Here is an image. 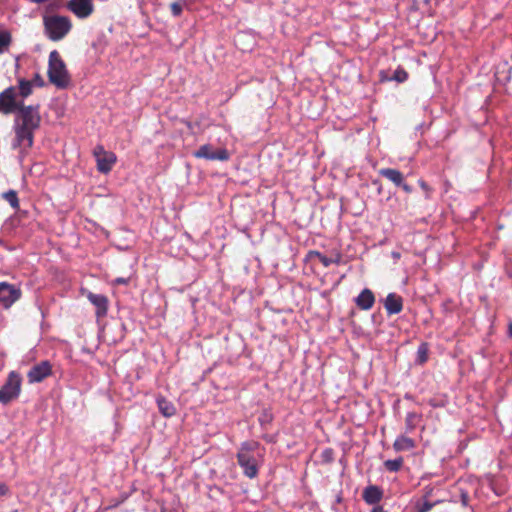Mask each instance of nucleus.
Returning <instances> with one entry per match:
<instances>
[{
  "label": "nucleus",
  "instance_id": "nucleus-25",
  "mask_svg": "<svg viewBox=\"0 0 512 512\" xmlns=\"http://www.w3.org/2000/svg\"><path fill=\"white\" fill-rule=\"evenodd\" d=\"M314 255L318 258V260L322 263L324 267H329L331 264L338 263L340 260L339 256H337L336 258H331L320 252H314Z\"/></svg>",
  "mask_w": 512,
  "mask_h": 512
},
{
  "label": "nucleus",
  "instance_id": "nucleus-15",
  "mask_svg": "<svg viewBox=\"0 0 512 512\" xmlns=\"http://www.w3.org/2000/svg\"><path fill=\"white\" fill-rule=\"evenodd\" d=\"M355 303L361 310L371 309L375 303L373 292L368 288L363 289L361 293L355 298Z\"/></svg>",
  "mask_w": 512,
  "mask_h": 512
},
{
  "label": "nucleus",
  "instance_id": "nucleus-7",
  "mask_svg": "<svg viewBox=\"0 0 512 512\" xmlns=\"http://www.w3.org/2000/svg\"><path fill=\"white\" fill-rule=\"evenodd\" d=\"M96 159L97 169L100 173H109L117 161L115 153L105 150L102 145H97L93 150Z\"/></svg>",
  "mask_w": 512,
  "mask_h": 512
},
{
  "label": "nucleus",
  "instance_id": "nucleus-38",
  "mask_svg": "<svg viewBox=\"0 0 512 512\" xmlns=\"http://www.w3.org/2000/svg\"><path fill=\"white\" fill-rule=\"evenodd\" d=\"M509 335L512 337V323L509 324Z\"/></svg>",
  "mask_w": 512,
  "mask_h": 512
},
{
  "label": "nucleus",
  "instance_id": "nucleus-21",
  "mask_svg": "<svg viewBox=\"0 0 512 512\" xmlns=\"http://www.w3.org/2000/svg\"><path fill=\"white\" fill-rule=\"evenodd\" d=\"M429 355V344L427 342H422L417 349L416 354V363L423 365L427 362Z\"/></svg>",
  "mask_w": 512,
  "mask_h": 512
},
{
  "label": "nucleus",
  "instance_id": "nucleus-27",
  "mask_svg": "<svg viewBox=\"0 0 512 512\" xmlns=\"http://www.w3.org/2000/svg\"><path fill=\"white\" fill-rule=\"evenodd\" d=\"M407 78H408V73L402 68L396 69L394 72V75L392 77L393 80H395L399 83L406 81Z\"/></svg>",
  "mask_w": 512,
  "mask_h": 512
},
{
  "label": "nucleus",
  "instance_id": "nucleus-29",
  "mask_svg": "<svg viewBox=\"0 0 512 512\" xmlns=\"http://www.w3.org/2000/svg\"><path fill=\"white\" fill-rule=\"evenodd\" d=\"M434 505V503L424 501L423 503L417 505V512H429Z\"/></svg>",
  "mask_w": 512,
  "mask_h": 512
},
{
  "label": "nucleus",
  "instance_id": "nucleus-23",
  "mask_svg": "<svg viewBox=\"0 0 512 512\" xmlns=\"http://www.w3.org/2000/svg\"><path fill=\"white\" fill-rule=\"evenodd\" d=\"M403 465V458L389 459L384 462L385 468L390 472H398Z\"/></svg>",
  "mask_w": 512,
  "mask_h": 512
},
{
  "label": "nucleus",
  "instance_id": "nucleus-12",
  "mask_svg": "<svg viewBox=\"0 0 512 512\" xmlns=\"http://www.w3.org/2000/svg\"><path fill=\"white\" fill-rule=\"evenodd\" d=\"M87 298L95 306L97 318L106 316L108 311V298L105 295L89 292Z\"/></svg>",
  "mask_w": 512,
  "mask_h": 512
},
{
  "label": "nucleus",
  "instance_id": "nucleus-1",
  "mask_svg": "<svg viewBox=\"0 0 512 512\" xmlns=\"http://www.w3.org/2000/svg\"><path fill=\"white\" fill-rule=\"evenodd\" d=\"M41 124L40 106L25 105L20 106L14 114L13 132L14 139L12 148L20 151H27L34 144V134Z\"/></svg>",
  "mask_w": 512,
  "mask_h": 512
},
{
  "label": "nucleus",
  "instance_id": "nucleus-31",
  "mask_svg": "<svg viewBox=\"0 0 512 512\" xmlns=\"http://www.w3.org/2000/svg\"><path fill=\"white\" fill-rule=\"evenodd\" d=\"M33 82V85H36L38 87L44 86L45 82L40 74L36 73L34 78L31 80Z\"/></svg>",
  "mask_w": 512,
  "mask_h": 512
},
{
  "label": "nucleus",
  "instance_id": "nucleus-20",
  "mask_svg": "<svg viewBox=\"0 0 512 512\" xmlns=\"http://www.w3.org/2000/svg\"><path fill=\"white\" fill-rule=\"evenodd\" d=\"M18 88H19V95L21 96L22 100L27 98L32 94L33 91V82L26 79H19L18 80Z\"/></svg>",
  "mask_w": 512,
  "mask_h": 512
},
{
  "label": "nucleus",
  "instance_id": "nucleus-13",
  "mask_svg": "<svg viewBox=\"0 0 512 512\" xmlns=\"http://www.w3.org/2000/svg\"><path fill=\"white\" fill-rule=\"evenodd\" d=\"M383 490L377 485H368L362 493L363 500L368 505H376L383 498Z\"/></svg>",
  "mask_w": 512,
  "mask_h": 512
},
{
  "label": "nucleus",
  "instance_id": "nucleus-8",
  "mask_svg": "<svg viewBox=\"0 0 512 512\" xmlns=\"http://www.w3.org/2000/svg\"><path fill=\"white\" fill-rule=\"evenodd\" d=\"M22 296V290L7 282H0V305L9 309Z\"/></svg>",
  "mask_w": 512,
  "mask_h": 512
},
{
  "label": "nucleus",
  "instance_id": "nucleus-36",
  "mask_svg": "<svg viewBox=\"0 0 512 512\" xmlns=\"http://www.w3.org/2000/svg\"><path fill=\"white\" fill-rule=\"evenodd\" d=\"M373 184L378 186V193L380 194L382 191V185L380 184V182L378 180H374Z\"/></svg>",
  "mask_w": 512,
  "mask_h": 512
},
{
  "label": "nucleus",
  "instance_id": "nucleus-32",
  "mask_svg": "<svg viewBox=\"0 0 512 512\" xmlns=\"http://www.w3.org/2000/svg\"><path fill=\"white\" fill-rule=\"evenodd\" d=\"M399 187H401L406 193H411L413 191L412 187L405 183L404 180L402 181V184H400Z\"/></svg>",
  "mask_w": 512,
  "mask_h": 512
},
{
  "label": "nucleus",
  "instance_id": "nucleus-35",
  "mask_svg": "<svg viewBox=\"0 0 512 512\" xmlns=\"http://www.w3.org/2000/svg\"><path fill=\"white\" fill-rule=\"evenodd\" d=\"M371 512H385V510L383 509V507H382V506H380V505H375V506L372 508Z\"/></svg>",
  "mask_w": 512,
  "mask_h": 512
},
{
  "label": "nucleus",
  "instance_id": "nucleus-4",
  "mask_svg": "<svg viewBox=\"0 0 512 512\" xmlns=\"http://www.w3.org/2000/svg\"><path fill=\"white\" fill-rule=\"evenodd\" d=\"M47 74L49 81L57 88L65 89L68 87L70 83L69 73L57 50H53L49 54Z\"/></svg>",
  "mask_w": 512,
  "mask_h": 512
},
{
  "label": "nucleus",
  "instance_id": "nucleus-24",
  "mask_svg": "<svg viewBox=\"0 0 512 512\" xmlns=\"http://www.w3.org/2000/svg\"><path fill=\"white\" fill-rule=\"evenodd\" d=\"M188 5V0H178L170 5L171 13L174 17H179L182 14L183 7Z\"/></svg>",
  "mask_w": 512,
  "mask_h": 512
},
{
  "label": "nucleus",
  "instance_id": "nucleus-3",
  "mask_svg": "<svg viewBox=\"0 0 512 512\" xmlns=\"http://www.w3.org/2000/svg\"><path fill=\"white\" fill-rule=\"evenodd\" d=\"M43 28L45 36L53 41L63 40L72 29V22L69 17L62 15L43 16Z\"/></svg>",
  "mask_w": 512,
  "mask_h": 512
},
{
  "label": "nucleus",
  "instance_id": "nucleus-37",
  "mask_svg": "<svg viewBox=\"0 0 512 512\" xmlns=\"http://www.w3.org/2000/svg\"><path fill=\"white\" fill-rule=\"evenodd\" d=\"M461 497H462V503L464 505H467L468 495L466 493H463Z\"/></svg>",
  "mask_w": 512,
  "mask_h": 512
},
{
  "label": "nucleus",
  "instance_id": "nucleus-10",
  "mask_svg": "<svg viewBox=\"0 0 512 512\" xmlns=\"http://www.w3.org/2000/svg\"><path fill=\"white\" fill-rule=\"evenodd\" d=\"M52 374V365L48 360L41 361L30 368L27 373L29 383H40Z\"/></svg>",
  "mask_w": 512,
  "mask_h": 512
},
{
  "label": "nucleus",
  "instance_id": "nucleus-16",
  "mask_svg": "<svg viewBox=\"0 0 512 512\" xmlns=\"http://www.w3.org/2000/svg\"><path fill=\"white\" fill-rule=\"evenodd\" d=\"M379 174L391 181L397 187L400 186L404 180L403 174L399 170L393 168H382L379 170Z\"/></svg>",
  "mask_w": 512,
  "mask_h": 512
},
{
  "label": "nucleus",
  "instance_id": "nucleus-33",
  "mask_svg": "<svg viewBox=\"0 0 512 512\" xmlns=\"http://www.w3.org/2000/svg\"><path fill=\"white\" fill-rule=\"evenodd\" d=\"M116 284H127L129 282L128 278L119 277L114 280Z\"/></svg>",
  "mask_w": 512,
  "mask_h": 512
},
{
  "label": "nucleus",
  "instance_id": "nucleus-6",
  "mask_svg": "<svg viewBox=\"0 0 512 512\" xmlns=\"http://www.w3.org/2000/svg\"><path fill=\"white\" fill-rule=\"evenodd\" d=\"M23 104V100H17L14 86L7 87L0 93V113L3 115L15 114Z\"/></svg>",
  "mask_w": 512,
  "mask_h": 512
},
{
  "label": "nucleus",
  "instance_id": "nucleus-9",
  "mask_svg": "<svg viewBox=\"0 0 512 512\" xmlns=\"http://www.w3.org/2000/svg\"><path fill=\"white\" fill-rule=\"evenodd\" d=\"M193 156L196 158H202L210 161H227L230 158V154L225 148L214 149L210 144H204L199 147L193 153Z\"/></svg>",
  "mask_w": 512,
  "mask_h": 512
},
{
  "label": "nucleus",
  "instance_id": "nucleus-22",
  "mask_svg": "<svg viewBox=\"0 0 512 512\" xmlns=\"http://www.w3.org/2000/svg\"><path fill=\"white\" fill-rule=\"evenodd\" d=\"M12 41V37L9 31L0 30V54L8 50Z\"/></svg>",
  "mask_w": 512,
  "mask_h": 512
},
{
  "label": "nucleus",
  "instance_id": "nucleus-28",
  "mask_svg": "<svg viewBox=\"0 0 512 512\" xmlns=\"http://www.w3.org/2000/svg\"><path fill=\"white\" fill-rule=\"evenodd\" d=\"M321 458L324 462L330 463L334 459V452L331 448H326L321 453Z\"/></svg>",
  "mask_w": 512,
  "mask_h": 512
},
{
  "label": "nucleus",
  "instance_id": "nucleus-17",
  "mask_svg": "<svg viewBox=\"0 0 512 512\" xmlns=\"http://www.w3.org/2000/svg\"><path fill=\"white\" fill-rule=\"evenodd\" d=\"M415 446V441L405 435L398 436L393 443V448L397 452L408 451L415 448Z\"/></svg>",
  "mask_w": 512,
  "mask_h": 512
},
{
  "label": "nucleus",
  "instance_id": "nucleus-30",
  "mask_svg": "<svg viewBox=\"0 0 512 512\" xmlns=\"http://www.w3.org/2000/svg\"><path fill=\"white\" fill-rule=\"evenodd\" d=\"M418 184L423 189V191L425 192L426 198H428L430 193H431V188L429 187V185L424 180H422V179H420L418 181Z\"/></svg>",
  "mask_w": 512,
  "mask_h": 512
},
{
  "label": "nucleus",
  "instance_id": "nucleus-5",
  "mask_svg": "<svg viewBox=\"0 0 512 512\" xmlns=\"http://www.w3.org/2000/svg\"><path fill=\"white\" fill-rule=\"evenodd\" d=\"M21 391V377L15 371L9 373L5 384L0 388V403L8 404L16 399Z\"/></svg>",
  "mask_w": 512,
  "mask_h": 512
},
{
  "label": "nucleus",
  "instance_id": "nucleus-19",
  "mask_svg": "<svg viewBox=\"0 0 512 512\" xmlns=\"http://www.w3.org/2000/svg\"><path fill=\"white\" fill-rule=\"evenodd\" d=\"M422 416L416 412H409L405 418V429L407 433H411L415 430Z\"/></svg>",
  "mask_w": 512,
  "mask_h": 512
},
{
  "label": "nucleus",
  "instance_id": "nucleus-11",
  "mask_svg": "<svg viewBox=\"0 0 512 512\" xmlns=\"http://www.w3.org/2000/svg\"><path fill=\"white\" fill-rule=\"evenodd\" d=\"M67 7L80 19L88 18L94 11L92 0H69Z\"/></svg>",
  "mask_w": 512,
  "mask_h": 512
},
{
  "label": "nucleus",
  "instance_id": "nucleus-39",
  "mask_svg": "<svg viewBox=\"0 0 512 512\" xmlns=\"http://www.w3.org/2000/svg\"><path fill=\"white\" fill-rule=\"evenodd\" d=\"M393 256L396 257V258L400 257L399 253H393Z\"/></svg>",
  "mask_w": 512,
  "mask_h": 512
},
{
  "label": "nucleus",
  "instance_id": "nucleus-14",
  "mask_svg": "<svg viewBox=\"0 0 512 512\" xmlns=\"http://www.w3.org/2000/svg\"><path fill=\"white\" fill-rule=\"evenodd\" d=\"M384 307L388 315L398 314L403 309V299L396 293H389L384 301Z\"/></svg>",
  "mask_w": 512,
  "mask_h": 512
},
{
  "label": "nucleus",
  "instance_id": "nucleus-2",
  "mask_svg": "<svg viewBox=\"0 0 512 512\" xmlns=\"http://www.w3.org/2000/svg\"><path fill=\"white\" fill-rule=\"evenodd\" d=\"M260 444L256 441H245L241 444L237 452V461L243 470V474L253 479L257 477L259 472V464L255 452Z\"/></svg>",
  "mask_w": 512,
  "mask_h": 512
},
{
  "label": "nucleus",
  "instance_id": "nucleus-34",
  "mask_svg": "<svg viewBox=\"0 0 512 512\" xmlns=\"http://www.w3.org/2000/svg\"><path fill=\"white\" fill-rule=\"evenodd\" d=\"M7 492H8V487L5 484L0 483V495H5Z\"/></svg>",
  "mask_w": 512,
  "mask_h": 512
},
{
  "label": "nucleus",
  "instance_id": "nucleus-26",
  "mask_svg": "<svg viewBox=\"0 0 512 512\" xmlns=\"http://www.w3.org/2000/svg\"><path fill=\"white\" fill-rule=\"evenodd\" d=\"M4 198L13 208H17L19 206V200L15 191L10 190L4 193Z\"/></svg>",
  "mask_w": 512,
  "mask_h": 512
},
{
  "label": "nucleus",
  "instance_id": "nucleus-18",
  "mask_svg": "<svg viewBox=\"0 0 512 512\" xmlns=\"http://www.w3.org/2000/svg\"><path fill=\"white\" fill-rule=\"evenodd\" d=\"M156 402L160 413L164 417H171L176 413V408L173 403L168 401L165 397H157Z\"/></svg>",
  "mask_w": 512,
  "mask_h": 512
}]
</instances>
